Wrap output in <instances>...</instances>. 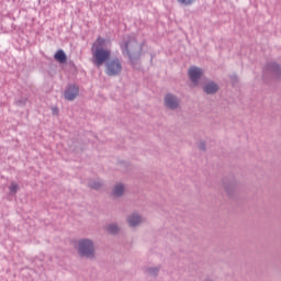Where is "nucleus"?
I'll use <instances>...</instances> for the list:
<instances>
[{
    "mask_svg": "<svg viewBox=\"0 0 281 281\" xmlns=\"http://www.w3.org/2000/svg\"><path fill=\"white\" fill-rule=\"evenodd\" d=\"M93 63L97 67H102L103 63H106L111 58V50L97 47L92 49Z\"/></svg>",
    "mask_w": 281,
    "mask_h": 281,
    "instance_id": "nucleus-1",
    "label": "nucleus"
},
{
    "mask_svg": "<svg viewBox=\"0 0 281 281\" xmlns=\"http://www.w3.org/2000/svg\"><path fill=\"white\" fill-rule=\"evenodd\" d=\"M78 251L80 256L85 258H93L95 249L93 248V241L89 239H82L78 243Z\"/></svg>",
    "mask_w": 281,
    "mask_h": 281,
    "instance_id": "nucleus-2",
    "label": "nucleus"
},
{
    "mask_svg": "<svg viewBox=\"0 0 281 281\" xmlns=\"http://www.w3.org/2000/svg\"><path fill=\"white\" fill-rule=\"evenodd\" d=\"M122 71V63L120 59H112L106 63L108 76H117Z\"/></svg>",
    "mask_w": 281,
    "mask_h": 281,
    "instance_id": "nucleus-3",
    "label": "nucleus"
},
{
    "mask_svg": "<svg viewBox=\"0 0 281 281\" xmlns=\"http://www.w3.org/2000/svg\"><path fill=\"white\" fill-rule=\"evenodd\" d=\"M201 76H203V70L201 68L192 66L189 69V78L194 85L199 82V78H201Z\"/></svg>",
    "mask_w": 281,
    "mask_h": 281,
    "instance_id": "nucleus-4",
    "label": "nucleus"
},
{
    "mask_svg": "<svg viewBox=\"0 0 281 281\" xmlns=\"http://www.w3.org/2000/svg\"><path fill=\"white\" fill-rule=\"evenodd\" d=\"M80 92V88H78L77 86H69L64 95L66 98V100H76V98L78 97V93Z\"/></svg>",
    "mask_w": 281,
    "mask_h": 281,
    "instance_id": "nucleus-5",
    "label": "nucleus"
},
{
    "mask_svg": "<svg viewBox=\"0 0 281 281\" xmlns=\"http://www.w3.org/2000/svg\"><path fill=\"white\" fill-rule=\"evenodd\" d=\"M165 104L168 109H177V106H179V100L172 94H167L165 98Z\"/></svg>",
    "mask_w": 281,
    "mask_h": 281,
    "instance_id": "nucleus-6",
    "label": "nucleus"
},
{
    "mask_svg": "<svg viewBox=\"0 0 281 281\" xmlns=\"http://www.w3.org/2000/svg\"><path fill=\"white\" fill-rule=\"evenodd\" d=\"M54 58L57 60V63H60V65H65V63H67V55L63 49L57 50L54 55Z\"/></svg>",
    "mask_w": 281,
    "mask_h": 281,
    "instance_id": "nucleus-7",
    "label": "nucleus"
},
{
    "mask_svg": "<svg viewBox=\"0 0 281 281\" xmlns=\"http://www.w3.org/2000/svg\"><path fill=\"white\" fill-rule=\"evenodd\" d=\"M127 222L130 224V227H137V225L142 223V217L139 215L134 214L127 218Z\"/></svg>",
    "mask_w": 281,
    "mask_h": 281,
    "instance_id": "nucleus-8",
    "label": "nucleus"
},
{
    "mask_svg": "<svg viewBox=\"0 0 281 281\" xmlns=\"http://www.w3.org/2000/svg\"><path fill=\"white\" fill-rule=\"evenodd\" d=\"M204 91L205 93H216V91H218V85L214 83V82H209L205 87H204Z\"/></svg>",
    "mask_w": 281,
    "mask_h": 281,
    "instance_id": "nucleus-9",
    "label": "nucleus"
},
{
    "mask_svg": "<svg viewBox=\"0 0 281 281\" xmlns=\"http://www.w3.org/2000/svg\"><path fill=\"white\" fill-rule=\"evenodd\" d=\"M106 44V40L104 37L99 36L97 41L92 44V49H98V47L102 48Z\"/></svg>",
    "mask_w": 281,
    "mask_h": 281,
    "instance_id": "nucleus-10",
    "label": "nucleus"
},
{
    "mask_svg": "<svg viewBox=\"0 0 281 281\" xmlns=\"http://www.w3.org/2000/svg\"><path fill=\"white\" fill-rule=\"evenodd\" d=\"M124 194V186L123 184H116L113 189V195L114 196H122Z\"/></svg>",
    "mask_w": 281,
    "mask_h": 281,
    "instance_id": "nucleus-11",
    "label": "nucleus"
},
{
    "mask_svg": "<svg viewBox=\"0 0 281 281\" xmlns=\"http://www.w3.org/2000/svg\"><path fill=\"white\" fill-rule=\"evenodd\" d=\"M269 70L272 74H276V76H280V74H281V69H280V66L278 64H270L269 65Z\"/></svg>",
    "mask_w": 281,
    "mask_h": 281,
    "instance_id": "nucleus-12",
    "label": "nucleus"
},
{
    "mask_svg": "<svg viewBox=\"0 0 281 281\" xmlns=\"http://www.w3.org/2000/svg\"><path fill=\"white\" fill-rule=\"evenodd\" d=\"M108 232L110 234H117V232H120V228L117 227V225L111 224L108 226Z\"/></svg>",
    "mask_w": 281,
    "mask_h": 281,
    "instance_id": "nucleus-13",
    "label": "nucleus"
},
{
    "mask_svg": "<svg viewBox=\"0 0 281 281\" xmlns=\"http://www.w3.org/2000/svg\"><path fill=\"white\" fill-rule=\"evenodd\" d=\"M180 5H192L196 3V0H177Z\"/></svg>",
    "mask_w": 281,
    "mask_h": 281,
    "instance_id": "nucleus-14",
    "label": "nucleus"
},
{
    "mask_svg": "<svg viewBox=\"0 0 281 281\" xmlns=\"http://www.w3.org/2000/svg\"><path fill=\"white\" fill-rule=\"evenodd\" d=\"M10 192L13 193V194H16V191L19 190V184L16 183H11L10 186Z\"/></svg>",
    "mask_w": 281,
    "mask_h": 281,
    "instance_id": "nucleus-15",
    "label": "nucleus"
},
{
    "mask_svg": "<svg viewBox=\"0 0 281 281\" xmlns=\"http://www.w3.org/2000/svg\"><path fill=\"white\" fill-rule=\"evenodd\" d=\"M101 186L102 184L100 182H92V183H90V188H93L94 190H100Z\"/></svg>",
    "mask_w": 281,
    "mask_h": 281,
    "instance_id": "nucleus-16",
    "label": "nucleus"
},
{
    "mask_svg": "<svg viewBox=\"0 0 281 281\" xmlns=\"http://www.w3.org/2000/svg\"><path fill=\"white\" fill-rule=\"evenodd\" d=\"M128 45H131V43L125 44V52H126V54L131 53V48H128Z\"/></svg>",
    "mask_w": 281,
    "mask_h": 281,
    "instance_id": "nucleus-17",
    "label": "nucleus"
},
{
    "mask_svg": "<svg viewBox=\"0 0 281 281\" xmlns=\"http://www.w3.org/2000/svg\"><path fill=\"white\" fill-rule=\"evenodd\" d=\"M200 148H201V150H204L205 146H204V145H201Z\"/></svg>",
    "mask_w": 281,
    "mask_h": 281,
    "instance_id": "nucleus-18",
    "label": "nucleus"
}]
</instances>
